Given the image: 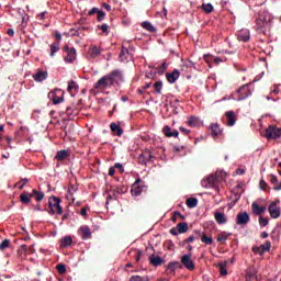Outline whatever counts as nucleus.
<instances>
[{
	"label": "nucleus",
	"instance_id": "f257e3e1",
	"mask_svg": "<svg viewBox=\"0 0 281 281\" xmlns=\"http://www.w3.org/2000/svg\"><path fill=\"white\" fill-rule=\"evenodd\" d=\"M124 75L120 70H113L110 74L100 78L94 85L93 89L97 91H104V89H109V87H115V85H120L123 82Z\"/></svg>",
	"mask_w": 281,
	"mask_h": 281
},
{
	"label": "nucleus",
	"instance_id": "f03ea898",
	"mask_svg": "<svg viewBox=\"0 0 281 281\" xmlns=\"http://www.w3.org/2000/svg\"><path fill=\"white\" fill-rule=\"evenodd\" d=\"M50 214H63V206H60V198L52 195L48 200Z\"/></svg>",
	"mask_w": 281,
	"mask_h": 281
},
{
	"label": "nucleus",
	"instance_id": "7ed1b4c3",
	"mask_svg": "<svg viewBox=\"0 0 281 281\" xmlns=\"http://www.w3.org/2000/svg\"><path fill=\"white\" fill-rule=\"evenodd\" d=\"M100 56H102V48L93 44L90 45L86 54L87 60H95V58H100Z\"/></svg>",
	"mask_w": 281,
	"mask_h": 281
},
{
	"label": "nucleus",
	"instance_id": "20e7f679",
	"mask_svg": "<svg viewBox=\"0 0 281 281\" xmlns=\"http://www.w3.org/2000/svg\"><path fill=\"white\" fill-rule=\"evenodd\" d=\"M65 93L60 89H55L48 93L49 100H52L53 104H60L65 99L63 98Z\"/></svg>",
	"mask_w": 281,
	"mask_h": 281
},
{
	"label": "nucleus",
	"instance_id": "39448f33",
	"mask_svg": "<svg viewBox=\"0 0 281 281\" xmlns=\"http://www.w3.org/2000/svg\"><path fill=\"white\" fill-rule=\"evenodd\" d=\"M266 137L267 139H278V137H281V128L274 125H270L266 130Z\"/></svg>",
	"mask_w": 281,
	"mask_h": 281
},
{
	"label": "nucleus",
	"instance_id": "423d86ee",
	"mask_svg": "<svg viewBox=\"0 0 281 281\" xmlns=\"http://www.w3.org/2000/svg\"><path fill=\"white\" fill-rule=\"evenodd\" d=\"M119 58L121 63H130V60H133V48L122 46Z\"/></svg>",
	"mask_w": 281,
	"mask_h": 281
},
{
	"label": "nucleus",
	"instance_id": "0eeeda50",
	"mask_svg": "<svg viewBox=\"0 0 281 281\" xmlns=\"http://www.w3.org/2000/svg\"><path fill=\"white\" fill-rule=\"evenodd\" d=\"M217 182H218V178H216V176L214 175H211L202 180L201 186L202 188L210 189V188H214Z\"/></svg>",
	"mask_w": 281,
	"mask_h": 281
},
{
	"label": "nucleus",
	"instance_id": "6e6552de",
	"mask_svg": "<svg viewBox=\"0 0 281 281\" xmlns=\"http://www.w3.org/2000/svg\"><path fill=\"white\" fill-rule=\"evenodd\" d=\"M181 265H183L188 271H194L196 269V266L194 265V261L190 255H184L181 257Z\"/></svg>",
	"mask_w": 281,
	"mask_h": 281
},
{
	"label": "nucleus",
	"instance_id": "1a4fd4ad",
	"mask_svg": "<svg viewBox=\"0 0 281 281\" xmlns=\"http://www.w3.org/2000/svg\"><path fill=\"white\" fill-rule=\"evenodd\" d=\"M64 52H66L67 56L64 57V60L66 63H74V60H76V48L71 47L69 48V46H64Z\"/></svg>",
	"mask_w": 281,
	"mask_h": 281
},
{
	"label": "nucleus",
	"instance_id": "9d476101",
	"mask_svg": "<svg viewBox=\"0 0 281 281\" xmlns=\"http://www.w3.org/2000/svg\"><path fill=\"white\" fill-rule=\"evenodd\" d=\"M268 212L271 216V218H280V206H278V202H271L268 206Z\"/></svg>",
	"mask_w": 281,
	"mask_h": 281
},
{
	"label": "nucleus",
	"instance_id": "9b49d317",
	"mask_svg": "<svg viewBox=\"0 0 281 281\" xmlns=\"http://www.w3.org/2000/svg\"><path fill=\"white\" fill-rule=\"evenodd\" d=\"M78 233L80 234L82 240L91 239V228H89L88 225H82L81 227H79Z\"/></svg>",
	"mask_w": 281,
	"mask_h": 281
},
{
	"label": "nucleus",
	"instance_id": "f8f14e48",
	"mask_svg": "<svg viewBox=\"0 0 281 281\" xmlns=\"http://www.w3.org/2000/svg\"><path fill=\"white\" fill-rule=\"evenodd\" d=\"M195 234L198 238H201V241L204 243V245H214V238H212V236H207L201 231H195Z\"/></svg>",
	"mask_w": 281,
	"mask_h": 281
},
{
	"label": "nucleus",
	"instance_id": "ddd939ff",
	"mask_svg": "<svg viewBox=\"0 0 281 281\" xmlns=\"http://www.w3.org/2000/svg\"><path fill=\"white\" fill-rule=\"evenodd\" d=\"M249 221H250L249 213L241 212V213L237 214L236 223L238 225H247V223H249Z\"/></svg>",
	"mask_w": 281,
	"mask_h": 281
},
{
	"label": "nucleus",
	"instance_id": "4468645a",
	"mask_svg": "<svg viewBox=\"0 0 281 281\" xmlns=\"http://www.w3.org/2000/svg\"><path fill=\"white\" fill-rule=\"evenodd\" d=\"M110 130L112 131L113 135H116V137H122V135H124V130L120 123H111Z\"/></svg>",
	"mask_w": 281,
	"mask_h": 281
},
{
	"label": "nucleus",
	"instance_id": "2eb2a0df",
	"mask_svg": "<svg viewBox=\"0 0 281 281\" xmlns=\"http://www.w3.org/2000/svg\"><path fill=\"white\" fill-rule=\"evenodd\" d=\"M211 128V135L216 138V137H221V135H223V130L221 128V125H218V123H212L210 125Z\"/></svg>",
	"mask_w": 281,
	"mask_h": 281
},
{
	"label": "nucleus",
	"instance_id": "dca6fc26",
	"mask_svg": "<svg viewBox=\"0 0 281 281\" xmlns=\"http://www.w3.org/2000/svg\"><path fill=\"white\" fill-rule=\"evenodd\" d=\"M251 209H252V214H255V216H262V214L267 212V206H260L257 204V202H252Z\"/></svg>",
	"mask_w": 281,
	"mask_h": 281
},
{
	"label": "nucleus",
	"instance_id": "f3484780",
	"mask_svg": "<svg viewBox=\"0 0 281 281\" xmlns=\"http://www.w3.org/2000/svg\"><path fill=\"white\" fill-rule=\"evenodd\" d=\"M180 72L175 69L172 72H167L166 78L170 85H175L179 80Z\"/></svg>",
	"mask_w": 281,
	"mask_h": 281
},
{
	"label": "nucleus",
	"instance_id": "a211bd4d",
	"mask_svg": "<svg viewBox=\"0 0 281 281\" xmlns=\"http://www.w3.org/2000/svg\"><path fill=\"white\" fill-rule=\"evenodd\" d=\"M214 218L217 225H225V223H227V215H225V213H222L220 211H215Z\"/></svg>",
	"mask_w": 281,
	"mask_h": 281
},
{
	"label": "nucleus",
	"instance_id": "6ab92c4d",
	"mask_svg": "<svg viewBox=\"0 0 281 281\" xmlns=\"http://www.w3.org/2000/svg\"><path fill=\"white\" fill-rule=\"evenodd\" d=\"M238 93V100H246V98H249V95H251V90H249V87L243 86L239 88Z\"/></svg>",
	"mask_w": 281,
	"mask_h": 281
},
{
	"label": "nucleus",
	"instance_id": "aec40b11",
	"mask_svg": "<svg viewBox=\"0 0 281 281\" xmlns=\"http://www.w3.org/2000/svg\"><path fill=\"white\" fill-rule=\"evenodd\" d=\"M162 133L166 137H179V131L177 130H173L172 131V127L171 126H168L166 125L164 128H162Z\"/></svg>",
	"mask_w": 281,
	"mask_h": 281
},
{
	"label": "nucleus",
	"instance_id": "412c9836",
	"mask_svg": "<svg viewBox=\"0 0 281 281\" xmlns=\"http://www.w3.org/2000/svg\"><path fill=\"white\" fill-rule=\"evenodd\" d=\"M32 196H34V194L24 191L20 194V201L21 203H23V205H27L30 203H32Z\"/></svg>",
	"mask_w": 281,
	"mask_h": 281
},
{
	"label": "nucleus",
	"instance_id": "4be33fe9",
	"mask_svg": "<svg viewBox=\"0 0 281 281\" xmlns=\"http://www.w3.org/2000/svg\"><path fill=\"white\" fill-rule=\"evenodd\" d=\"M33 79L35 80V82H43V80H47V71L37 70V72L33 75Z\"/></svg>",
	"mask_w": 281,
	"mask_h": 281
},
{
	"label": "nucleus",
	"instance_id": "5701e85b",
	"mask_svg": "<svg viewBox=\"0 0 281 281\" xmlns=\"http://www.w3.org/2000/svg\"><path fill=\"white\" fill-rule=\"evenodd\" d=\"M149 262L153 267H161V265H164V259L159 256L151 255L149 257Z\"/></svg>",
	"mask_w": 281,
	"mask_h": 281
},
{
	"label": "nucleus",
	"instance_id": "b1692460",
	"mask_svg": "<svg viewBox=\"0 0 281 281\" xmlns=\"http://www.w3.org/2000/svg\"><path fill=\"white\" fill-rule=\"evenodd\" d=\"M227 126H234L236 124V114L234 111L226 112Z\"/></svg>",
	"mask_w": 281,
	"mask_h": 281
},
{
	"label": "nucleus",
	"instance_id": "393cba45",
	"mask_svg": "<svg viewBox=\"0 0 281 281\" xmlns=\"http://www.w3.org/2000/svg\"><path fill=\"white\" fill-rule=\"evenodd\" d=\"M249 36L248 30H243L237 34L238 41H243V43H247V41H249Z\"/></svg>",
	"mask_w": 281,
	"mask_h": 281
},
{
	"label": "nucleus",
	"instance_id": "a878e982",
	"mask_svg": "<svg viewBox=\"0 0 281 281\" xmlns=\"http://www.w3.org/2000/svg\"><path fill=\"white\" fill-rule=\"evenodd\" d=\"M229 236H232V233L222 232L221 234L217 235V243L225 245Z\"/></svg>",
	"mask_w": 281,
	"mask_h": 281
},
{
	"label": "nucleus",
	"instance_id": "bb28decb",
	"mask_svg": "<svg viewBox=\"0 0 281 281\" xmlns=\"http://www.w3.org/2000/svg\"><path fill=\"white\" fill-rule=\"evenodd\" d=\"M68 157H69V153L65 149H61L57 151L55 159H57V161H65V159H67Z\"/></svg>",
	"mask_w": 281,
	"mask_h": 281
},
{
	"label": "nucleus",
	"instance_id": "cd10ccee",
	"mask_svg": "<svg viewBox=\"0 0 281 281\" xmlns=\"http://www.w3.org/2000/svg\"><path fill=\"white\" fill-rule=\"evenodd\" d=\"M260 250L259 255L262 256L263 254H267V251H271V241L266 240L265 244L259 246Z\"/></svg>",
	"mask_w": 281,
	"mask_h": 281
},
{
	"label": "nucleus",
	"instance_id": "c85d7f7f",
	"mask_svg": "<svg viewBox=\"0 0 281 281\" xmlns=\"http://www.w3.org/2000/svg\"><path fill=\"white\" fill-rule=\"evenodd\" d=\"M187 124L188 126H191L192 128H194L201 124V120L198 116H191L189 117Z\"/></svg>",
	"mask_w": 281,
	"mask_h": 281
},
{
	"label": "nucleus",
	"instance_id": "c756f323",
	"mask_svg": "<svg viewBox=\"0 0 281 281\" xmlns=\"http://www.w3.org/2000/svg\"><path fill=\"white\" fill-rule=\"evenodd\" d=\"M140 25L144 30H147V32H150L151 34L157 32V29L148 21L143 22Z\"/></svg>",
	"mask_w": 281,
	"mask_h": 281
},
{
	"label": "nucleus",
	"instance_id": "7c9ffc66",
	"mask_svg": "<svg viewBox=\"0 0 281 281\" xmlns=\"http://www.w3.org/2000/svg\"><path fill=\"white\" fill-rule=\"evenodd\" d=\"M195 64L192 60H186L183 61L181 69L182 71H189V69H194Z\"/></svg>",
	"mask_w": 281,
	"mask_h": 281
},
{
	"label": "nucleus",
	"instance_id": "2f4dec72",
	"mask_svg": "<svg viewBox=\"0 0 281 281\" xmlns=\"http://www.w3.org/2000/svg\"><path fill=\"white\" fill-rule=\"evenodd\" d=\"M186 203H187V206L190 207V210H192L199 205V199L189 198V199H187Z\"/></svg>",
	"mask_w": 281,
	"mask_h": 281
},
{
	"label": "nucleus",
	"instance_id": "473e14b6",
	"mask_svg": "<svg viewBox=\"0 0 281 281\" xmlns=\"http://www.w3.org/2000/svg\"><path fill=\"white\" fill-rule=\"evenodd\" d=\"M33 196L35 198V201L41 202L43 199H45V193L43 191H38L36 189H33L32 193Z\"/></svg>",
	"mask_w": 281,
	"mask_h": 281
},
{
	"label": "nucleus",
	"instance_id": "72a5a7b5",
	"mask_svg": "<svg viewBox=\"0 0 281 281\" xmlns=\"http://www.w3.org/2000/svg\"><path fill=\"white\" fill-rule=\"evenodd\" d=\"M167 269L175 271V269H183V266L179 261H171L168 263Z\"/></svg>",
	"mask_w": 281,
	"mask_h": 281
},
{
	"label": "nucleus",
	"instance_id": "f704fd0d",
	"mask_svg": "<svg viewBox=\"0 0 281 281\" xmlns=\"http://www.w3.org/2000/svg\"><path fill=\"white\" fill-rule=\"evenodd\" d=\"M60 49V42H54L50 45V56L54 57L56 55V52Z\"/></svg>",
	"mask_w": 281,
	"mask_h": 281
},
{
	"label": "nucleus",
	"instance_id": "c9c22d12",
	"mask_svg": "<svg viewBox=\"0 0 281 281\" xmlns=\"http://www.w3.org/2000/svg\"><path fill=\"white\" fill-rule=\"evenodd\" d=\"M178 234H186L188 232V223L182 222L177 225Z\"/></svg>",
	"mask_w": 281,
	"mask_h": 281
},
{
	"label": "nucleus",
	"instance_id": "e433bc0d",
	"mask_svg": "<svg viewBox=\"0 0 281 281\" xmlns=\"http://www.w3.org/2000/svg\"><path fill=\"white\" fill-rule=\"evenodd\" d=\"M68 93H74V91H78V83H76V81L70 80L68 82V89H67Z\"/></svg>",
	"mask_w": 281,
	"mask_h": 281
},
{
	"label": "nucleus",
	"instance_id": "4c0bfd02",
	"mask_svg": "<svg viewBox=\"0 0 281 281\" xmlns=\"http://www.w3.org/2000/svg\"><path fill=\"white\" fill-rule=\"evenodd\" d=\"M71 243H74V239L71 238V236H65L61 239V247H70Z\"/></svg>",
	"mask_w": 281,
	"mask_h": 281
},
{
	"label": "nucleus",
	"instance_id": "58836bf2",
	"mask_svg": "<svg viewBox=\"0 0 281 281\" xmlns=\"http://www.w3.org/2000/svg\"><path fill=\"white\" fill-rule=\"evenodd\" d=\"M142 192H143L142 187L135 186V184L132 186L131 193L133 194V196H139V194H142Z\"/></svg>",
	"mask_w": 281,
	"mask_h": 281
},
{
	"label": "nucleus",
	"instance_id": "ea45409f",
	"mask_svg": "<svg viewBox=\"0 0 281 281\" xmlns=\"http://www.w3.org/2000/svg\"><path fill=\"white\" fill-rule=\"evenodd\" d=\"M166 69H168V63L165 61V63L158 65L157 70H158L159 76H164Z\"/></svg>",
	"mask_w": 281,
	"mask_h": 281
},
{
	"label": "nucleus",
	"instance_id": "a19ab883",
	"mask_svg": "<svg viewBox=\"0 0 281 281\" xmlns=\"http://www.w3.org/2000/svg\"><path fill=\"white\" fill-rule=\"evenodd\" d=\"M267 25V20L265 18L260 16L257 19V30H262Z\"/></svg>",
	"mask_w": 281,
	"mask_h": 281
},
{
	"label": "nucleus",
	"instance_id": "79ce46f5",
	"mask_svg": "<svg viewBox=\"0 0 281 281\" xmlns=\"http://www.w3.org/2000/svg\"><path fill=\"white\" fill-rule=\"evenodd\" d=\"M154 89H155L156 93L161 94V90L164 89V82L156 81L154 83Z\"/></svg>",
	"mask_w": 281,
	"mask_h": 281
},
{
	"label": "nucleus",
	"instance_id": "37998d69",
	"mask_svg": "<svg viewBox=\"0 0 281 281\" xmlns=\"http://www.w3.org/2000/svg\"><path fill=\"white\" fill-rule=\"evenodd\" d=\"M202 10H204L206 14H211V12L214 11V7L212 5V3H203Z\"/></svg>",
	"mask_w": 281,
	"mask_h": 281
},
{
	"label": "nucleus",
	"instance_id": "c03bdc74",
	"mask_svg": "<svg viewBox=\"0 0 281 281\" xmlns=\"http://www.w3.org/2000/svg\"><path fill=\"white\" fill-rule=\"evenodd\" d=\"M245 281H260L258 280V276L254 272H248L246 274V280Z\"/></svg>",
	"mask_w": 281,
	"mask_h": 281
},
{
	"label": "nucleus",
	"instance_id": "a18cd8bd",
	"mask_svg": "<svg viewBox=\"0 0 281 281\" xmlns=\"http://www.w3.org/2000/svg\"><path fill=\"white\" fill-rule=\"evenodd\" d=\"M138 164H140V166H146V164H148V159L146 158L145 153L138 156Z\"/></svg>",
	"mask_w": 281,
	"mask_h": 281
},
{
	"label": "nucleus",
	"instance_id": "49530a36",
	"mask_svg": "<svg viewBox=\"0 0 281 281\" xmlns=\"http://www.w3.org/2000/svg\"><path fill=\"white\" fill-rule=\"evenodd\" d=\"M56 269H57L58 273H60L61 276L67 273V267L65 266V263L57 265Z\"/></svg>",
	"mask_w": 281,
	"mask_h": 281
},
{
	"label": "nucleus",
	"instance_id": "de8ad7c7",
	"mask_svg": "<svg viewBox=\"0 0 281 281\" xmlns=\"http://www.w3.org/2000/svg\"><path fill=\"white\" fill-rule=\"evenodd\" d=\"M10 239L2 240V243L0 244V251H5V249L10 247Z\"/></svg>",
	"mask_w": 281,
	"mask_h": 281
},
{
	"label": "nucleus",
	"instance_id": "09e8293b",
	"mask_svg": "<svg viewBox=\"0 0 281 281\" xmlns=\"http://www.w3.org/2000/svg\"><path fill=\"white\" fill-rule=\"evenodd\" d=\"M97 14H98L97 15V21H99V22L104 21V16H106V13L104 11L99 10Z\"/></svg>",
	"mask_w": 281,
	"mask_h": 281
},
{
	"label": "nucleus",
	"instance_id": "8fccbe9b",
	"mask_svg": "<svg viewBox=\"0 0 281 281\" xmlns=\"http://www.w3.org/2000/svg\"><path fill=\"white\" fill-rule=\"evenodd\" d=\"M99 30H102L103 34L109 36V24H102L101 26H98Z\"/></svg>",
	"mask_w": 281,
	"mask_h": 281
},
{
	"label": "nucleus",
	"instance_id": "3c124183",
	"mask_svg": "<svg viewBox=\"0 0 281 281\" xmlns=\"http://www.w3.org/2000/svg\"><path fill=\"white\" fill-rule=\"evenodd\" d=\"M70 36H80V32H82V29H70Z\"/></svg>",
	"mask_w": 281,
	"mask_h": 281
},
{
	"label": "nucleus",
	"instance_id": "603ef678",
	"mask_svg": "<svg viewBox=\"0 0 281 281\" xmlns=\"http://www.w3.org/2000/svg\"><path fill=\"white\" fill-rule=\"evenodd\" d=\"M259 225H262V227H267V225H269V218H265V217L260 216Z\"/></svg>",
	"mask_w": 281,
	"mask_h": 281
},
{
	"label": "nucleus",
	"instance_id": "864d4df0",
	"mask_svg": "<svg viewBox=\"0 0 281 281\" xmlns=\"http://www.w3.org/2000/svg\"><path fill=\"white\" fill-rule=\"evenodd\" d=\"M66 113H67L68 115H77V114H78V110H74V108L68 106V108L66 109Z\"/></svg>",
	"mask_w": 281,
	"mask_h": 281
},
{
	"label": "nucleus",
	"instance_id": "5fc2aeb1",
	"mask_svg": "<svg viewBox=\"0 0 281 281\" xmlns=\"http://www.w3.org/2000/svg\"><path fill=\"white\" fill-rule=\"evenodd\" d=\"M25 251H27V246H26V245H22V246H20V248L18 249L19 256H23V254H25Z\"/></svg>",
	"mask_w": 281,
	"mask_h": 281
},
{
	"label": "nucleus",
	"instance_id": "6e6d98bb",
	"mask_svg": "<svg viewBox=\"0 0 281 281\" xmlns=\"http://www.w3.org/2000/svg\"><path fill=\"white\" fill-rule=\"evenodd\" d=\"M259 188L261 189V190H267V188H269V184L267 183V181H265V180H260L259 181Z\"/></svg>",
	"mask_w": 281,
	"mask_h": 281
},
{
	"label": "nucleus",
	"instance_id": "4d7b16f0",
	"mask_svg": "<svg viewBox=\"0 0 281 281\" xmlns=\"http://www.w3.org/2000/svg\"><path fill=\"white\" fill-rule=\"evenodd\" d=\"M130 281H148V279H144L139 276H133L130 278Z\"/></svg>",
	"mask_w": 281,
	"mask_h": 281
},
{
	"label": "nucleus",
	"instance_id": "13d9d810",
	"mask_svg": "<svg viewBox=\"0 0 281 281\" xmlns=\"http://www.w3.org/2000/svg\"><path fill=\"white\" fill-rule=\"evenodd\" d=\"M270 183L276 186L278 183V177L276 175H270Z\"/></svg>",
	"mask_w": 281,
	"mask_h": 281
},
{
	"label": "nucleus",
	"instance_id": "bf43d9fd",
	"mask_svg": "<svg viewBox=\"0 0 281 281\" xmlns=\"http://www.w3.org/2000/svg\"><path fill=\"white\" fill-rule=\"evenodd\" d=\"M173 216L181 218V221H186V215L181 214V212H179V211H175Z\"/></svg>",
	"mask_w": 281,
	"mask_h": 281
},
{
	"label": "nucleus",
	"instance_id": "052dcab7",
	"mask_svg": "<svg viewBox=\"0 0 281 281\" xmlns=\"http://www.w3.org/2000/svg\"><path fill=\"white\" fill-rule=\"evenodd\" d=\"M98 12H100V9L94 7L88 12V15L93 16V14H98Z\"/></svg>",
	"mask_w": 281,
	"mask_h": 281
},
{
	"label": "nucleus",
	"instance_id": "680f3d73",
	"mask_svg": "<svg viewBox=\"0 0 281 281\" xmlns=\"http://www.w3.org/2000/svg\"><path fill=\"white\" fill-rule=\"evenodd\" d=\"M114 168H116V170H119L121 173L124 172V166L120 162H116Z\"/></svg>",
	"mask_w": 281,
	"mask_h": 281
},
{
	"label": "nucleus",
	"instance_id": "e2e57ef3",
	"mask_svg": "<svg viewBox=\"0 0 281 281\" xmlns=\"http://www.w3.org/2000/svg\"><path fill=\"white\" fill-rule=\"evenodd\" d=\"M220 273L221 276H227V269L225 268V266L223 265L220 266Z\"/></svg>",
	"mask_w": 281,
	"mask_h": 281
},
{
	"label": "nucleus",
	"instance_id": "0e129e2a",
	"mask_svg": "<svg viewBox=\"0 0 281 281\" xmlns=\"http://www.w3.org/2000/svg\"><path fill=\"white\" fill-rule=\"evenodd\" d=\"M145 157L147 159V162L151 161V159L155 158V156L153 154H150V151H145Z\"/></svg>",
	"mask_w": 281,
	"mask_h": 281
},
{
	"label": "nucleus",
	"instance_id": "69168bd1",
	"mask_svg": "<svg viewBox=\"0 0 281 281\" xmlns=\"http://www.w3.org/2000/svg\"><path fill=\"white\" fill-rule=\"evenodd\" d=\"M45 14H47V11H44V12H42V13H38V14H37L38 21H45Z\"/></svg>",
	"mask_w": 281,
	"mask_h": 281
},
{
	"label": "nucleus",
	"instance_id": "338daca9",
	"mask_svg": "<svg viewBox=\"0 0 281 281\" xmlns=\"http://www.w3.org/2000/svg\"><path fill=\"white\" fill-rule=\"evenodd\" d=\"M184 243H194V235H191L187 239H184Z\"/></svg>",
	"mask_w": 281,
	"mask_h": 281
},
{
	"label": "nucleus",
	"instance_id": "774afa93",
	"mask_svg": "<svg viewBox=\"0 0 281 281\" xmlns=\"http://www.w3.org/2000/svg\"><path fill=\"white\" fill-rule=\"evenodd\" d=\"M273 190H276L277 192L278 191H280L281 190V182L278 184H276L274 187H273Z\"/></svg>",
	"mask_w": 281,
	"mask_h": 281
}]
</instances>
